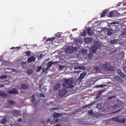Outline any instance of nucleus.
Wrapping results in <instances>:
<instances>
[{"instance_id": "f257e3e1", "label": "nucleus", "mask_w": 126, "mask_h": 126, "mask_svg": "<svg viewBox=\"0 0 126 126\" xmlns=\"http://www.w3.org/2000/svg\"><path fill=\"white\" fill-rule=\"evenodd\" d=\"M72 84V81L70 79L65 80L64 83H63V86L65 88H68V87H71Z\"/></svg>"}, {"instance_id": "f03ea898", "label": "nucleus", "mask_w": 126, "mask_h": 126, "mask_svg": "<svg viewBox=\"0 0 126 126\" xmlns=\"http://www.w3.org/2000/svg\"><path fill=\"white\" fill-rule=\"evenodd\" d=\"M74 50H75V48L73 47L69 46L66 48V53L67 54H71L73 52H74Z\"/></svg>"}, {"instance_id": "7ed1b4c3", "label": "nucleus", "mask_w": 126, "mask_h": 126, "mask_svg": "<svg viewBox=\"0 0 126 126\" xmlns=\"http://www.w3.org/2000/svg\"><path fill=\"white\" fill-rule=\"evenodd\" d=\"M54 63H58L50 62L47 64V66L46 68V73H48V70H49V69H50V67H51V66H52V65L54 64Z\"/></svg>"}, {"instance_id": "20e7f679", "label": "nucleus", "mask_w": 126, "mask_h": 126, "mask_svg": "<svg viewBox=\"0 0 126 126\" xmlns=\"http://www.w3.org/2000/svg\"><path fill=\"white\" fill-rule=\"evenodd\" d=\"M65 94H66V90L63 89L59 91V95L61 97H63Z\"/></svg>"}, {"instance_id": "39448f33", "label": "nucleus", "mask_w": 126, "mask_h": 126, "mask_svg": "<svg viewBox=\"0 0 126 126\" xmlns=\"http://www.w3.org/2000/svg\"><path fill=\"white\" fill-rule=\"evenodd\" d=\"M36 61V58L34 57V56H32L28 59V63H33Z\"/></svg>"}, {"instance_id": "423d86ee", "label": "nucleus", "mask_w": 126, "mask_h": 126, "mask_svg": "<svg viewBox=\"0 0 126 126\" xmlns=\"http://www.w3.org/2000/svg\"><path fill=\"white\" fill-rule=\"evenodd\" d=\"M9 93L10 94H17V93H18V91L15 89H13L12 90L9 91Z\"/></svg>"}, {"instance_id": "0eeeda50", "label": "nucleus", "mask_w": 126, "mask_h": 126, "mask_svg": "<svg viewBox=\"0 0 126 126\" xmlns=\"http://www.w3.org/2000/svg\"><path fill=\"white\" fill-rule=\"evenodd\" d=\"M116 13H117V10L112 11L109 13L108 16L109 17H113V16H114Z\"/></svg>"}, {"instance_id": "6e6552de", "label": "nucleus", "mask_w": 126, "mask_h": 126, "mask_svg": "<svg viewBox=\"0 0 126 126\" xmlns=\"http://www.w3.org/2000/svg\"><path fill=\"white\" fill-rule=\"evenodd\" d=\"M87 75V73L86 72H83L80 75V79L81 80L82 79H83L84 77H85Z\"/></svg>"}, {"instance_id": "1a4fd4ad", "label": "nucleus", "mask_w": 126, "mask_h": 126, "mask_svg": "<svg viewBox=\"0 0 126 126\" xmlns=\"http://www.w3.org/2000/svg\"><path fill=\"white\" fill-rule=\"evenodd\" d=\"M74 69H82V70L85 69V67L84 66H77L76 67H74Z\"/></svg>"}, {"instance_id": "9d476101", "label": "nucleus", "mask_w": 126, "mask_h": 126, "mask_svg": "<svg viewBox=\"0 0 126 126\" xmlns=\"http://www.w3.org/2000/svg\"><path fill=\"white\" fill-rule=\"evenodd\" d=\"M97 50V47L95 45L92 47V52L94 54L96 53V50Z\"/></svg>"}, {"instance_id": "9b49d317", "label": "nucleus", "mask_w": 126, "mask_h": 126, "mask_svg": "<svg viewBox=\"0 0 126 126\" xmlns=\"http://www.w3.org/2000/svg\"><path fill=\"white\" fill-rule=\"evenodd\" d=\"M119 123H121L122 124H125L126 123V119L125 118H121L119 119Z\"/></svg>"}, {"instance_id": "f8f14e48", "label": "nucleus", "mask_w": 126, "mask_h": 126, "mask_svg": "<svg viewBox=\"0 0 126 126\" xmlns=\"http://www.w3.org/2000/svg\"><path fill=\"white\" fill-rule=\"evenodd\" d=\"M119 117H115L112 118V120L113 121V122H116V123H119Z\"/></svg>"}, {"instance_id": "ddd939ff", "label": "nucleus", "mask_w": 126, "mask_h": 126, "mask_svg": "<svg viewBox=\"0 0 126 126\" xmlns=\"http://www.w3.org/2000/svg\"><path fill=\"white\" fill-rule=\"evenodd\" d=\"M60 87H61V84L60 83H58L57 84L55 87H54V89L57 90V89H59V88H60Z\"/></svg>"}, {"instance_id": "4468645a", "label": "nucleus", "mask_w": 126, "mask_h": 126, "mask_svg": "<svg viewBox=\"0 0 126 126\" xmlns=\"http://www.w3.org/2000/svg\"><path fill=\"white\" fill-rule=\"evenodd\" d=\"M57 123H59V119L56 118L52 121L51 124H53V125H55V124H57Z\"/></svg>"}, {"instance_id": "2eb2a0df", "label": "nucleus", "mask_w": 126, "mask_h": 126, "mask_svg": "<svg viewBox=\"0 0 126 126\" xmlns=\"http://www.w3.org/2000/svg\"><path fill=\"white\" fill-rule=\"evenodd\" d=\"M55 39H56V38L54 37H50L46 39V42H48V41H54Z\"/></svg>"}, {"instance_id": "dca6fc26", "label": "nucleus", "mask_w": 126, "mask_h": 126, "mask_svg": "<svg viewBox=\"0 0 126 126\" xmlns=\"http://www.w3.org/2000/svg\"><path fill=\"white\" fill-rule=\"evenodd\" d=\"M21 87L23 88V89H28V86L24 84H22Z\"/></svg>"}, {"instance_id": "f3484780", "label": "nucleus", "mask_w": 126, "mask_h": 126, "mask_svg": "<svg viewBox=\"0 0 126 126\" xmlns=\"http://www.w3.org/2000/svg\"><path fill=\"white\" fill-rule=\"evenodd\" d=\"M8 104L9 105H11L12 106H13V105H15V102L12 100H9L8 101Z\"/></svg>"}, {"instance_id": "a211bd4d", "label": "nucleus", "mask_w": 126, "mask_h": 126, "mask_svg": "<svg viewBox=\"0 0 126 126\" xmlns=\"http://www.w3.org/2000/svg\"><path fill=\"white\" fill-rule=\"evenodd\" d=\"M53 117L54 118H58L59 117H61V114L60 113H55L53 115Z\"/></svg>"}, {"instance_id": "6ab92c4d", "label": "nucleus", "mask_w": 126, "mask_h": 126, "mask_svg": "<svg viewBox=\"0 0 126 126\" xmlns=\"http://www.w3.org/2000/svg\"><path fill=\"white\" fill-rule=\"evenodd\" d=\"M27 73H28V74H29V75H31V74H32L33 73V70H32V69L28 70L27 71Z\"/></svg>"}, {"instance_id": "aec40b11", "label": "nucleus", "mask_w": 126, "mask_h": 126, "mask_svg": "<svg viewBox=\"0 0 126 126\" xmlns=\"http://www.w3.org/2000/svg\"><path fill=\"white\" fill-rule=\"evenodd\" d=\"M6 123V118H3L1 120V124H2V125H4Z\"/></svg>"}, {"instance_id": "412c9836", "label": "nucleus", "mask_w": 126, "mask_h": 126, "mask_svg": "<svg viewBox=\"0 0 126 126\" xmlns=\"http://www.w3.org/2000/svg\"><path fill=\"white\" fill-rule=\"evenodd\" d=\"M94 70H96L97 72H101V69L98 67H96L94 68Z\"/></svg>"}, {"instance_id": "4be33fe9", "label": "nucleus", "mask_w": 126, "mask_h": 126, "mask_svg": "<svg viewBox=\"0 0 126 126\" xmlns=\"http://www.w3.org/2000/svg\"><path fill=\"white\" fill-rule=\"evenodd\" d=\"M107 12V10H103V11L102 12V14H101V17H104L105 16V13H106Z\"/></svg>"}, {"instance_id": "5701e85b", "label": "nucleus", "mask_w": 126, "mask_h": 126, "mask_svg": "<svg viewBox=\"0 0 126 126\" xmlns=\"http://www.w3.org/2000/svg\"><path fill=\"white\" fill-rule=\"evenodd\" d=\"M41 69H42V65L38 66L36 68L37 72H39V71H40V70H41Z\"/></svg>"}, {"instance_id": "b1692460", "label": "nucleus", "mask_w": 126, "mask_h": 126, "mask_svg": "<svg viewBox=\"0 0 126 126\" xmlns=\"http://www.w3.org/2000/svg\"><path fill=\"white\" fill-rule=\"evenodd\" d=\"M26 55L28 57H31V51H26Z\"/></svg>"}, {"instance_id": "393cba45", "label": "nucleus", "mask_w": 126, "mask_h": 126, "mask_svg": "<svg viewBox=\"0 0 126 126\" xmlns=\"http://www.w3.org/2000/svg\"><path fill=\"white\" fill-rule=\"evenodd\" d=\"M87 32H88V33H89V35H92V33H91V28L87 29Z\"/></svg>"}, {"instance_id": "a878e982", "label": "nucleus", "mask_w": 126, "mask_h": 126, "mask_svg": "<svg viewBox=\"0 0 126 126\" xmlns=\"http://www.w3.org/2000/svg\"><path fill=\"white\" fill-rule=\"evenodd\" d=\"M117 42H118V40L114 39V40H111L110 43L111 44H115V43H117Z\"/></svg>"}, {"instance_id": "bb28decb", "label": "nucleus", "mask_w": 126, "mask_h": 126, "mask_svg": "<svg viewBox=\"0 0 126 126\" xmlns=\"http://www.w3.org/2000/svg\"><path fill=\"white\" fill-rule=\"evenodd\" d=\"M102 65H103V67L104 68H105V69H107V67H108V63L104 64H102Z\"/></svg>"}, {"instance_id": "cd10ccee", "label": "nucleus", "mask_w": 126, "mask_h": 126, "mask_svg": "<svg viewBox=\"0 0 126 126\" xmlns=\"http://www.w3.org/2000/svg\"><path fill=\"white\" fill-rule=\"evenodd\" d=\"M120 74L121 76H122V77H123V78H126V76L124 73H123L122 72H121Z\"/></svg>"}, {"instance_id": "c85d7f7f", "label": "nucleus", "mask_w": 126, "mask_h": 126, "mask_svg": "<svg viewBox=\"0 0 126 126\" xmlns=\"http://www.w3.org/2000/svg\"><path fill=\"white\" fill-rule=\"evenodd\" d=\"M4 78H6V75H2L0 76V79H3Z\"/></svg>"}, {"instance_id": "c756f323", "label": "nucleus", "mask_w": 126, "mask_h": 126, "mask_svg": "<svg viewBox=\"0 0 126 126\" xmlns=\"http://www.w3.org/2000/svg\"><path fill=\"white\" fill-rule=\"evenodd\" d=\"M104 86H105V85H100L96 86V87H97V88H103V87H104Z\"/></svg>"}, {"instance_id": "7c9ffc66", "label": "nucleus", "mask_w": 126, "mask_h": 126, "mask_svg": "<svg viewBox=\"0 0 126 126\" xmlns=\"http://www.w3.org/2000/svg\"><path fill=\"white\" fill-rule=\"evenodd\" d=\"M82 36H86V31H84L82 33Z\"/></svg>"}, {"instance_id": "2f4dec72", "label": "nucleus", "mask_w": 126, "mask_h": 126, "mask_svg": "<svg viewBox=\"0 0 126 126\" xmlns=\"http://www.w3.org/2000/svg\"><path fill=\"white\" fill-rule=\"evenodd\" d=\"M56 37H57V38H61V33H57L56 34Z\"/></svg>"}, {"instance_id": "473e14b6", "label": "nucleus", "mask_w": 126, "mask_h": 126, "mask_svg": "<svg viewBox=\"0 0 126 126\" xmlns=\"http://www.w3.org/2000/svg\"><path fill=\"white\" fill-rule=\"evenodd\" d=\"M34 95H32L31 97V100L32 101V102H34Z\"/></svg>"}, {"instance_id": "72a5a7b5", "label": "nucleus", "mask_w": 126, "mask_h": 126, "mask_svg": "<svg viewBox=\"0 0 126 126\" xmlns=\"http://www.w3.org/2000/svg\"><path fill=\"white\" fill-rule=\"evenodd\" d=\"M64 67V66H63V65H60L59 66V68L60 69H63V68Z\"/></svg>"}, {"instance_id": "f704fd0d", "label": "nucleus", "mask_w": 126, "mask_h": 126, "mask_svg": "<svg viewBox=\"0 0 126 126\" xmlns=\"http://www.w3.org/2000/svg\"><path fill=\"white\" fill-rule=\"evenodd\" d=\"M120 79H121V77H120L119 76H117L115 77V80L117 81L120 80Z\"/></svg>"}, {"instance_id": "c9c22d12", "label": "nucleus", "mask_w": 126, "mask_h": 126, "mask_svg": "<svg viewBox=\"0 0 126 126\" xmlns=\"http://www.w3.org/2000/svg\"><path fill=\"white\" fill-rule=\"evenodd\" d=\"M97 108L98 109H102V106H101L100 104H98V105H97Z\"/></svg>"}, {"instance_id": "e433bc0d", "label": "nucleus", "mask_w": 126, "mask_h": 126, "mask_svg": "<svg viewBox=\"0 0 126 126\" xmlns=\"http://www.w3.org/2000/svg\"><path fill=\"white\" fill-rule=\"evenodd\" d=\"M116 24H118V23L117 22H113V23H110L111 25H116Z\"/></svg>"}, {"instance_id": "4c0bfd02", "label": "nucleus", "mask_w": 126, "mask_h": 126, "mask_svg": "<svg viewBox=\"0 0 126 126\" xmlns=\"http://www.w3.org/2000/svg\"><path fill=\"white\" fill-rule=\"evenodd\" d=\"M112 34H113V32H111V31L108 32V35H112Z\"/></svg>"}, {"instance_id": "58836bf2", "label": "nucleus", "mask_w": 126, "mask_h": 126, "mask_svg": "<svg viewBox=\"0 0 126 126\" xmlns=\"http://www.w3.org/2000/svg\"><path fill=\"white\" fill-rule=\"evenodd\" d=\"M89 113L90 115H92V114H93V111L92 110H90Z\"/></svg>"}, {"instance_id": "ea45409f", "label": "nucleus", "mask_w": 126, "mask_h": 126, "mask_svg": "<svg viewBox=\"0 0 126 126\" xmlns=\"http://www.w3.org/2000/svg\"><path fill=\"white\" fill-rule=\"evenodd\" d=\"M0 95L1 96H2V95H4V93L0 92Z\"/></svg>"}, {"instance_id": "a19ab883", "label": "nucleus", "mask_w": 126, "mask_h": 126, "mask_svg": "<svg viewBox=\"0 0 126 126\" xmlns=\"http://www.w3.org/2000/svg\"><path fill=\"white\" fill-rule=\"evenodd\" d=\"M113 98H115V96H110V97H108V100L113 99Z\"/></svg>"}, {"instance_id": "79ce46f5", "label": "nucleus", "mask_w": 126, "mask_h": 126, "mask_svg": "<svg viewBox=\"0 0 126 126\" xmlns=\"http://www.w3.org/2000/svg\"><path fill=\"white\" fill-rule=\"evenodd\" d=\"M18 122H20V123H21V122H22V119L21 118H19L18 120Z\"/></svg>"}, {"instance_id": "37998d69", "label": "nucleus", "mask_w": 126, "mask_h": 126, "mask_svg": "<svg viewBox=\"0 0 126 126\" xmlns=\"http://www.w3.org/2000/svg\"><path fill=\"white\" fill-rule=\"evenodd\" d=\"M39 96H40V97H44V94H39Z\"/></svg>"}, {"instance_id": "c03bdc74", "label": "nucleus", "mask_w": 126, "mask_h": 126, "mask_svg": "<svg viewBox=\"0 0 126 126\" xmlns=\"http://www.w3.org/2000/svg\"><path fill=\"white\" fill-rule=\"evenodd\" d=\"M84 55H87V50H85V53H84Z\"/></svg>"}, {"instance_id": "a18cd8bd", "label": "nucleus", "mask_w": 126, "mask_h": 126, "mask_svg": "<svg viewBox=\"0 0 126 126\" xmlns=\"http://www.w3.org/2000/svg\"><path fill=\"white\" fill-rule=\"evenodd\" d=\"M81 72V71H79V70L75 71V72H76V73H79V72Z\"/></svg>"}, {"instance_id": "49530a36", "label": "nucleus", "mask_w": 126, "mask_h": 126, "mask_svg": "<svg viewBox=\"0 0 126 126\" xmlns=\"http://www.w3.org/2000/svg\"><path fill=\"white\" fill-rule=\"evenodd\" d=\"M117 107H118V105H116L115 106L113 107V108L116 109V108H117Z\"/></svg>"}, {"instance_id": "de8ad7c7", "label": "nucleus", "mask_w": 126, "mask_h": 126, "mask_svg": "<svg viewBox=\"0 0 126 126\" xmlns=\"http://www.w3.org/2000/svg\"><path fill=\"white\" fill-rule=\"evenodd\" d=\"M0 87H4V85H0Z\"/></svg>"}, {"instance_id": "09e8293b", "label": "nucleus", "mask_w": 126, "mask_h": 126, "mask_svg": "<svg viewBox=\"0 0 126 126\" xmlns=\"http://www.w3.org/2000/svg\"><path fill=\"white\" fill-rule=\"evenodd\" d=\"M124 69L125 71H126V67H124Z\"/></svg>"}, {"instance_id": "8fccbe9b", "label": "nucleus", "mask_w": 126, "mask_h": 126, "mask_svg": "<svg viewBox=\"0 0 126 126\" xmlns=\"http://www.w3.org/2000/svg\"><path fill=\"white\" fill-rule=\"evenodd\" d=\"M117 5H118V6H120L121 5V3H119L117 4Z\"/></svg>"}, {"instance_id": "3c124183", "label": "nucleus", "mask_w": 126, "mask_h": 126, "mask_svg": "<svg viewBox=\"0 0 126 126\" xmlns=\"http://www.w3.org/2000/svg\"><path fill=\"white\" fill-rule=\"evenodd\" d=\"M54 126H60V125H59V124H57V125H55Z\"/></svg>"}, {"instance_id": "603ef678", "label": "nucleus", "mask_w": 126, "mask_h": 126, "mask_svg": "<svg viewBox=\"0 0 126 126\" xmlns=\"http://www.w3.org/2000/svg\"><path fill=\"white\" fill-rule=\"evenodd\" d=\"M45 69H43V70H42V72H45Z\"/></svg>"}, {"instance_id": "864d4df0", "label": "nucleus", "mask_w": 126, "mask_h": 126, "mask_svg": "<svg viewBox=\"0 0 126 126\" xmlns=\"http://www.w3.org/2000/svg\"><path fill=\"white\" fill-rule=\"evenodd\" d=\"M98 98H99V97L96 96V99H98Z\"/></svg>"}, {"instance_id": "5fc2aeb1", "label": "nucleus", "mask_w": 126, "mask_h": 126, "mask_svg": "<svg viewBox=\"0 0 126 126\" xmlns=\"http://www.w3.org/2000/svg\"><path fill=\"white\" fill-rule=\"evenodd\" d=\"M40 57H43L42 55H40Z\"/></svg>"}, {"instance_id": "6e6d98bb", "label": "nucleus", "mask_w": 126, "mask_h": 126, "mask_svg": "<svg viewBox=\"0 0 126 126\" xmlns=\"http://www.w3.org/2000/svg\"><path fill=\"white\" fill-rule=\"evenodd\" d=\"M12 71H15V70L12 69Z\"/></svg>"}, {"instance_id": "4d7b16f0", "label": "nucleus", "mask_w": 126, "mask_h": 126, "mask_svg": "<svg viewBox=\"0 0 126 126\" xmlns=\"http://www.w3.org/2000/svg\"><path fill=\"white\" fill-rule=\"evenodd\" d=\"M110 70H113V68H111V69H110Z\"/></svg>"}, {"instance_id": "13d9d810", "label": "nucleus", "mask_w": 126, "mask_h": 126, "mask_svg": "<svg viewBox=\"0 0 126 126\" xmlns=\"http://www.w3.org/2000/svg\"><path fill=\"white\" fill-rule=\"evenodd\" d=\"M123 34H126V32H125V33H123Z\"/></svg>"}, {"instance_id": "bf43d9fd", "label": "nucleus", "mask_w": 126, "mask_h": 126, "mask_svg": "<svg viewBox=\"0 0 126 126\" xmlns=\"http://www.w3.org/2000/svg\"><path fill=\"white\" fill-rule=\"evenodd\" d=\"M122 15H125V13H124V14H122Z\"/></svg>"}, {"instance_id": "052dcab7", "label": "nucleus", "mask_w": 126, "mask_h": 126, "mask_svg": "<svg viewBox=\"0 0 126 126\" xmlns=\"http://www.w3.org/2000/svg\"><path fill=\"white\" fill-rule=\"evenodd\" d=\"M11 49H14V47H12Z\"/></svg>"}, {"instance_id": "680f3d73", "label": "nucleus", "mask_w": 126, "mask_h": 126, "mask_svg": "<svg viewBox=\"0 0 126 126\" xmlns=\"http://www.w3.org/2000/svg\"><path fill=\"white\" fill-rule=\"evenodd\" d=\"M51 121V120L50 119H49V122H50Z\"/></svg>"}, {"instance_id": "e2e57ef3", "label": "nucleus", "mask_w": 126, "mask_h": 126, "mask_svg": "<svg viewBox=\"0 0 126 126\" xmlns=\"http://www.w3.org/2000/svg\"><path fill=\"white\" fill-rule=\"evenodd\" d=\"M125 14H126V12H125Z\"/></svg>"}]
</instances>
